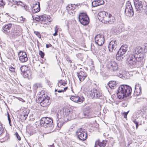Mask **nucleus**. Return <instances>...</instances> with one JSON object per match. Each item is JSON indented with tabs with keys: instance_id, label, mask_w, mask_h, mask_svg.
<instances>
[{
	"instance_id": "nucleus-1",
	"label": "nucleus",
	"mask_w": 147,
	"mask_h": 147,
	"mask_svg": "<svg viewBox=\"0 0 147 147\" xmlns=\"http://www.w3.org/2000/svg\"><path fill=\"white\" fill-rule=\"evenodd\" d=\"M71 113L70 110L66 108L54 114V119L56 121L57 126L60 128L63 125L65 122V118L71 116Z\"/></svg>"
},
{
	"instance_id": "nucleus-2",
	"label": "nucleus",
	"mask_w": 147,
	"mask_h": 147,
	"mask_svg": "<svg viewBox=\"0 0 147 147\" xmlns=\"http://www.w3.org/2000/svg\"><path fill=\"white\" fill-rule=\"evenodd\" d=\"M107 68L111 71L114 72L115 75L123 80L128 79L129 78L128 76H127V74H128L127 72L124 74V72L121 71H119L117 63L114 61H109L107 63Z\"/></svg>"
},
{
	"instance_id": "nucleus-3",
	"label": "nucleus",
	"mask_w": 147,
	"mask_h": 147,
	"mask_svg": "<svg viewBox=\"0 0 147 147\" xmlns=\"http://www.w3.org/2000/svg\"><path fill=\"white\" fill-rule=\"evenodd\" d=\"M131 87L127 85H122L118 88L117 92L118 98L120 99H124L131 94Z\"/></svg>"
},
{
	"instance_id": "nucleus-4",
	"label": "nucleus",
	"mask_w": 147,
	"mask_h": 147,
	"mask_svg": "<svg viewBox=\"0 0 147 147\" xmlns=\"http://www.w3.org/2000/svg\"><path fill=\"white\" fill-rule=\"evenodd\" d=\"M144 51V49L141 47L137 46L134 49L130 55L136 58L137 61H140L144 58V53L145 52Z\"/></svg>"
},
{
	"instance_id": "nucleus-5",
	"label": "nucleus",
	"mask_w": 147,
	"mask_h": 147,
	"mask_svg": "<svg viewBox=\"0 0 147 147\" xmlns=\"http://www.w3.org/2000/svg\"><path fill=\"white\" fill-rule=\"evenodd\" d=\"M50 97L45 94H43L36 99V102L42 107H47L50 104Z\"/></svg>"
},
{
	"instance_id": "nucleus-6",
	"label": "nucleus",
	"mask_w": 147,
	"mask_h": 147,
	"mask_svg": "<svg viewBox=\"0 0 147 147\" xmlns=\"http://www.w3.org/2000/svg\"><path fill=\"white\" fill-rule=\"evenodd\" d=\"M40 124L42 127L45 128L48 127L51 128L53 126L52 119L48 117L42 118L40 120Z\"/></svg>"
},
{
	"instance_id": "nucleus-7",
	"label": "nucleus",
	"mask_w": 147,
	"mask_h": 147,
	"mask_svg": "<svg viewBox=\"0 0 147 147\" xmlns=\"http://www.w3.org/2000/svg\"><path fill=\"white\" fill-rule=\"evenodd\" d=\"M127 47V46L125 45H123L121 47L116 55V58L117 60H122L125 57Z\"/></svg>"
},
{
	"instance_id": "nucleus-8",
	"label": "nucleus",
	"mask_w": 147,
	"mask_h": 147,
	"mask_svg": "<svg viewBox=\"0 0 147 147\" xmlns=\"http://www.w3.org/2000/svg\"><path fill=\"white\" fill-rule=\"evenodd\" d=\"M76 134L77 138L79 140L84 141L86 140L87 138V132L85 129L82 128L78 129L76 131Z\"/></svg>"
},
{
	"instance_id": "nucleus-9",
	"label": "nucleus",
	"mask_w": 147,
	"mask_h": 147,
	"mask_svg": "<svg viewBox=\"0 0 147 147\" xmlns=\"http://www.w3.org/2000/svg\"><path fill=\"white\" fill-rule=\"evenodd\" d=\"M80 22L82 24L86 26L89 23V18L86 14L82 13H80L78 17Z\"/></svg>"
},
{
	"instance_id": "nucleus-10",
	"label": "nucleus",
	"mask_w": 147,
	"mask_h": 147,
	"mask_svg": "<svg viewBox=\"0 0 147 147\" xmlns=\"http://www.w3.org/2000/svg\"><path fill=\"white\" fill-rule=\"evenodd\" d=\"M102 94L99 90L98 89L93 88L89 92V96L92 98H99L102 96Z\"/></svg>"
},
{
	"instance_id": "nucleus-11",
	"label": "nucleus",
	"mask_w": 147,
	"mask_h": 147,
	"mask_svg": "<svg viewBox=\"0 0 147 147\" xmlns=\"http://www.w3.org/2000/svg\"><path fill=\"white\" fill-rule=\"evenodd\" d=\"M13 28L14 29L11 30V34L13 37L16 38L20 36L22 33V29L19 26H14Z\"/></svg>"
},
{
	"instance_id": "nucleus-12",
	"label": "nucleus",
	"mask_w": 147,
	"mask_h": 147,
	"mask_svg": "<svg viewBox=\"0 0 147 147\" xmlns=\"http://www.w3.org/2000/svg\"><path fill=\"white\" fill-rule=\"evenodd\" d=\"M118 42L116 40H111L109 43L108 48L110 52H113L117 50L119 48L118 46Z\"/></svg>"
},
{
	"instance_id": "nucleus-13",
	"label": "nucleus",
	"mask_w": 147,
	"mask_h": 147,
	"mask_svg": "<svg viewBox=\"0 0 147 147\" xmlns=\"http://www.w3.org/2000/svg\"><path fill=\"white\" fill-rule=\"evenodd\" d=\"M111 16V14L109 15L107 12L104 11H100L98 13V18L101 21H104V23H105V21H107V19Z\"/></svg>"
},
{
	"instance_id": "nucleus-14",
	"label": "nucleus",
	"mask_w": 147,
	"mask_h": 147,
	"mask_svg": "<svg viewBox=\"0 0 147 147\" xmlns=\"http://www.w3.org/2000/svg\"><path fill=\"white\" fill-rule=\"evenodd\" d=\"M125 13L126 16L129 17H131L133 16L134 12L130 3H127Z\"/></svg>"
},
{
	"instance_id": "nucleus-15",
	"label": "nucleus",
	"mask_w": 147,
	"mask_h": 147,
	"mask_svg": "<svg viewBox=\"0 0 147 147\" xmlns=\"http://www.w3.org/2000/svg\"><path fill=\"white\" fill-rule=\"evenodd\" d=\"M95 43L98 45H102L104 42L105 39L104 35L102 34H97L95 37Z\"/></svg>"
},
{
	"instance_id": "nucleus-16",
	"label": "nucleus",
	"mask_w": 147,
	"mask_h": 147,
	"mask_svg": "<svg viewBox=\"0 0 147 147\" xmlns=\"http://www.w3.org/2000/svg\"><path fill=\"white\" fill-rule=\"evenodd\" d=\"M134 5L136 11L138 12H142L144 10V8L142 2L138 0L134 1Z\"/></svg>"
},
{
	"instance_id": "nucleus-17",
	"label": "nucleus",
	"mask_w": 147,
	"mask_h": 147,
	"mask_svg": "<svg viewBox=\"0 0 147 147\" xmlns=\"http://www.w3.org/2000/svg\"><path fill=\"white\" fill-rule=\"evenodd\" d=\"M78 8V6L75 4L69 5L66 7L67 10L69 14L72 16H73L75 13L77 8Z\"/></svg>"
},
{
	"instance_id": "nucleus-18",
	"label": "nucleus",
	"mask_w": 147,
	"mask_h": 147,
	"mask_svg": "<svg viewBox=\"0 0 147 147\" xmlns=\"http://www.w3.org/2000/svg\"><path fill=\"white\" fill-rule=\"evenodd\" d=\"M77 74L80 81L81 82L83 81L87 76L86 73L82 68L80 69V70L79 72L77 73Z\"/></svg>"
},
{
	"instance_id": "nucleus-19",
	"label": "nucleus",
	"mask_w": 147,
	"mask_h": 147,
	"mask_svg": "<svg viewBox=\"0 0 147 147\" xmlns=\"http://www.w3.org/2000/svg\"><path fill=\"white\" fill-rule=\"evenodd\" d=\"M19 60L22 62H26L28 59L26 53L25 52L20 51L18 53Z\"/></svg>"
},
{
	"instance_id": "nucleus-20",
	"label": "nucleus",
	"mask_w": 147,
	"mask_h": 147,
	"mask_svg": "<svg viewBox=\"0 0 147 147\" xmlns=\"http://www.w3.org/2000/svg\"><path fill=\"white\" fill-rule=\"evenodd\" d=\"M130 59L128 61L129 65L131 68L136 67L137 66V63L136 58L132 56H129Z\"/></svg>"
},
{
	"instance_id": "nucleus-21",
	"label": "nucleus",
	"mask_w": 147,
	"mask_h": 147,
	"mask_svg": "<svg viewBox=\"0 0 147 147\" xmlns=\"http://www.w3.org/2000/svg\"><path fill=\"white\" fill-rule=\"evenodd\" d=\"M14 26V25L11 23H9L6 25L4 26L3 27V31L5 33H9L11 31V29H13Z\"/></svg>"
},
{
	"instance_id": "nucleus-22",
	"label": "nucleus",
	"mask_w": 147,
	"mask_h": 147,
	"mask_svg": "<svg viewBox=\"0 0 147 147\" xmlns=\"http://www.w3.org/2000/svg\"><path fill=\"white\" fill-rule=\"evenodd\" d=\"M107 143L106 140H102L101 141L98 140L95 142L94 147H104L105 146Z\"/></svg>"
},
{
	"instance_id": "nucleus-23",
	"label": "nucleus",
	"mask_w": 147,
	"mask_h": 147,
	"mask_svg": "<svg viewBox=\"0 0 147 147\" xmlns=\"http://www.w3.org/2000/svg\"><path fill=\"white\" fill-rule=\"evenodd\" d=\"M28 113V111L26 110L24 111L19 116L20 120L21 121L25 120L27 118Z\"/></svg>"
},
{
	"instance_id": "nucleus-24",
	"label": "nucleus",
	"mask_w": 147,
	"mask_h": 147,
	"mask_svg": "<svg viewBox=\"0 0 147 147\" xmlns=\"http://www.w3.org/2000/svg\"><path fill=\"white\" fill-rule=\"evenodd\" d=\"M91 111V109L89 107H86L84 109V115L88 118L90 117Z\"/></svg>"
},
{
	"instance_id": "nucleus-25",
	"label": "nucleus",
	"mask_w": 147,
	"mask_h": 147,
	"mask_svg": "<svg viewBox=\"0 0 147 147\" xmlns=\"http://www.w3.org/2000/svg\"><path fill=\"white\" fill-rule=\"evenodd\" d=\"M40 10V3L38 2V3H36L34 5L32 9V11L33 13H36L39 12Z\"/></svg>"
},
{
	"instance_id": "nucleus-26",
	"label": "nucleus",
	"mask_w": 147,
	"mask_h": 147,
	"mask_svg": "<svg viewBox=\"0 0 147 147\" xmlns=\"http://www.w3.org/2000/svg\"><path fill=\"white\" fill-rule=\"evenodd\" d=\"M22 74L25 78H29V77L31 75L30 71V70L28 69L25 71H24V73H23Z\"/></svg>"
},
{
	"instance_id": "nucleus-27",
	"label": "nucleus",
	"mask_w": 147,
	"mask_h": 147,
	"mask_svg": "<svg viewBox=\"0 0 147 147\" xmlns=\"http://www.w3.org/2000/svg\"><path fill=\"white\" fill-rule=\"evenodd\" d=\"M50 20H49L48 16L46 15H43L41 16V21L46 22L47 21L49 22Z\"/></svg>"
},
{
	"instance_id": "nucleus-28",
	"label": "nucleus",
	"mask_w": 147,
	"mask_h": 147,
	"mask_svg": "<svg viewBox=\"0 0 147 147\" xmlns=\"http://www.w3.org/2000/svg\"><path fill=\"white\" fill-rule=\"evenodd\" d=\"M115 20V18L113 17L111 15V16L109 18L107 19V21H105V23H108L110 24H112L114 23Z\"/></svg>"
},
{
	"instance_id": "nucleus-29",
	"label": "nucleus",
	"mask_w": 147,
	"mask_h": 147,
	"mask_svg": "<svg viewBox=\"0 0 147 147\" xmlns=\"http://www.w3.org/2000/svg\"><path fill=\"white\" fill-rule=\"evenodd\" d=\"M133 122L136 125V129H137L138 128L139 124L140 125H142L141 121L139 120V119L138 118L136 119H135L134 120H133Z\"/></svg>"
},
{
	"instance_id": "nucleus-30",
	"label": "nucleus",
	"mask_w": 147,
	"mask_h": 147,
	"mask_svg": "<svg viewBox=\"0 0 147 147\" xmlns=\"http://www.w3.org/2000/svg\"><path fill=\"white\" fill-rule=\"evenodd\" d=\"M9 2L12 3L14 5H22V3L21 1H15L13 0H8Z\"/></svg>"
},
{
	"instance_id": "nucleus-31",
	"label": "nucleus",
	"mask_w": 147,
	"mask_h": 147,
	"mask_svg": "<svg viewBox=\"0 0 147 147\" xmlns=\"http://www.w3.org/2000/svg\"><path fill=\"white\" fill-rule=\"evenodd\" d=\"M108 85L109 87L110 88L114 89L116 85V81H111L109 82Z\"/></svg>"
},
{
	"instance_id": "nucleus-32",
	"label": "nucleus",
	"mask_w": 147,
	"mask_h": 147,
	"mask_svg": "<svg viewBox=\"0 0 147 147\" xmlns=\"http://www.w3.org/2000/svg\"><path fill=\"white\" fill-rule=\"evenodd\" d=\"M28 69V68L26 67V66H22L20 68V70L21 71V74L23 73H24V71H25Z\"/></svg>"
},
{
	"instance_id": "nucleus-33",
	"label": "nucleus",
	"mask_w": 147,
	"mask_h": 147,
	"mask_svg": "<svg viewBox=\"0 0 147 147\" xmlns=\"http://www.w3.org/2000/svg\"><path fill=\"white\" fill-rule=\"evenodd\" d=\"M78 96H72L71 97L70 99L74 102L77 103V101H78Z\"/></svg>"
},
{
	"instance_id": "nucleus-34",
	"label": "nucleus",
	"mask_w": 147,
	"mask_h": 147,
	"mask_svg": "<svg viewBox=\"0 0 147 147\" xmlns=\"http://www.w3.org/2000/svg\"><path fill=\"white\" fill-rule=\"evenodd\" d=\"M78 101H77V103H79L82 102L84 100V98L83 96L80 97L78 96Z\"/></svg>"
},
{
	"instance_id": "nucleus-35",
	"label": "nucleus",
	"mask_w": 147,
	"mask_h": 147,
	"mask_svg": "<svg viewBox=\"0 0 147 147\" xmlns=\"http://www.w3.org/2000/svg\"><path fill=\"white\" fill-rule=\"evenodd\" d=\"M25 20V18H23L22 16H21L18 18V21H20L21 23H23Z\"/></svg>"
},
{
	"instance_id": "nucleus-36",
	"label": "nucleus",
	"mask_w": 147,
	"mask_h": 147,
	"mask_svg": "<svg viewBox=\"0 0 147 147\" xmlns=\"http://www.w3.org/2000/svg\"><path fill=\"white\" fill-rule=\"evenodd\" d=\"M98 2H97V6L103 4L104 3V2L102 0H96Z\"/></svg>"
},
{
	"instance_id": "nucleus-37",
	"label": "nucleus",
	"mask_w": 147,
	"mask_h": 147,
	"mask_svg": "<svg viewBox=\"0 0 147 147\" xmlns=\"http://www.w3.org/2000/svg\"><path fill=\"white\" fill-rule=\"evenodd\" d=\"M97 2H98V1H97L96 0L93 1L92 3V6L93 7H95L97 6Z\"/></svg>"
},
{
	"instance_id": "nucleus-38",
	"label": "nucleus",
	"mask_w": 147,
	"mask_h": 147,
	"mask_svg": "<svg viewBox=\"0 0 147 147\" xmlns=\"http://www.w3.org/2000/svg\"><path fill=\"white\" fill-rule=\"evenodd\" d=\"M33 19H34V18H33ZM35 20L37 21H40L41 20V16H37L35 17L34 18Z\"/></svg>"
},
{
	"instance_id": "nucleus-39",
	"label": "nucleus",
	"mask_w": 147,
	"mask_h": 147,
	"mask_svg": "<svg viewBox=\"0 0 147 147\" xmlns=\"http://www.w3.org/2000/svg\"><path fill=\"white\" fill-rule=\"evenodd\" d=\"M41 87V84H36L34 86V87L35 89H37L38 88Z\"/></svg>"
},
{
	"instance_id": "nucleus-40",
	"label": "nucleus",
	"mask_w": 147,
	"mask_h": 147,
	"mask_svg": "<svg viewBox=\"0 0 147 147\" xmlns=\"http://www.w3.org/2000/svg\"><path fill=\"white\" fill-rule=\"evenodd\" d=\"M39 54L42 58H44L45 55L44 52H42V51H39Z\"/></svg>"
},
{
	"instance_id": "nucleus-41",
	"label": "nucleus",
	"mask_w": 147,
	"mask_h": 147,
	"mask_svg": "<svg viewBox=\"0 0 147 147\" xmlns=\"http://www.w3.org/2000/svg\"><path fill=\"white\" fill-rule=\"evenodd\" d=\"M139 92H138L137 91H136V89H135L134 92V94L135 95L138 96L140 94V88H139Z\"/></svg>"
},
{
	"instance_id": "nucleus-42",
	"label": "nucleus",
	"mask_w": 147,
	"mask_h": 147,
	"mask_svg": "<svg viewBox=\"0 0 147 147\" xmlns=\"http://www.w3.org/2000/svg\"><path fill=\"white\" fill-rule=\"evenodd\" d=\"M4 129L2 127L1 124L0 123V136L2 135Z\"/></svg>"
},
{
	"instance_id": "nucleus-43",
	"label": "nucleus",
	"mask_w": 147,
	"mask_h": 147,
	"mask_svg": "<svg viewBox=\"0 0 147 147\" xmlns=\"http://www.w3.org/2000/svg\"><path fill=\"white\" fill-rule=\"evenodd\" d=\"M127 105V101H124L122 102V106L123 107H126Z\"/></svg>"
},
{
	"instance_id": "nucleus-44",
	"label": "nucleus",
	"mask_w": 147,
	"mask_h": 147,
	"mask_svg": "<svg viewBox=\"0 0 147 147\" xmlns=\"http://www.w3.org/2000/svg\"><path fill=\"white\" fill-rule=\"evenodd\" d=\"M34 33L39 38H41V35L38 32L34 31Z\"/></svg>"
},
{
	"instance_id": "nucleus-45",
	"label": "nucleus",
	"mask_w": 147,
	"mask_h": 147,
	"mask_svg": "<svg viewBox=\"0 0 147 147\" xmlns=\"http://www.w3.org/2000/svg\"><path fill=\"white\" fill-rule=\"evenodd\" d=\"M55 32L53 34V35L54 36H56L57 35V32H58V30L57 28V26H56L55 28Z\"/></svg>"
},
{
	"instance_id": "nucleus-46",
	"label": "nucleus",
	"mask_w": 147,
	"mask_h": 147,
	"mask_svg": "<svg viewBox=\"0 0 147 147\" xmlns=\"http://www.w3.org/2000/svg\"><path fill=\"white\" fill-rule=\"evenodd\" d=\"M15 135H16V138L18 139L19 140H21V137L19 136L18 134V133L17 132H16Z\"/></svg>"
},
{
	"instance_id": "nucleus-47",
	"label": "nucleus",
	"mask_w": 147,
	"mask_h": 147,
	"mask_svg": "<svg viewBox=\"0 0 147 147\" xmlns=\"http://www.w3.org/2000/svg\"><path fill=\"white\" fill-rule=\"evenodd\" d=\"M5 4V3L3 1V0H0V5L1 6H4Z\"/></svg>"
},
{
	"instance_id": "nucleus-48",
	"label": "nucleus",
	"mask_w": 147,
	"mask_h": 147,
	"mask_svg": "<svg viewBox=\"0 0 147 147\" xmlns=\"http://www.w3.org/2000/svg\"><path fill=\"white\" fill-rule=\"evenodd\" d=\"M63 80H61L58 81V83L57 84L58 86L60 87V86H61L63 84Z\"/></svg>"
},
{
	"instance_id": "nucleus-49",
	"label": "nucleus",
	"mask_w": 147,
	"mask_h": 147,
	"mask_svg": "<svg viewBox=\"0 0 147 147\" xmlns=\"http://www.w3.org/2000/svg\"><path fill=\"white\" fill-rule=\"evenodd\" d=\"M129 111H128L127 112H124L123 113V115L124 117L125 118H127V117L128 113L129 112Z\"/></svg>"
},
{
	"instance_id": "nucleus-50",
	"label": "nucleus",
	"mask_w": 147,
	"mask_h": 147,
	"mask_svg": "<svg viewBox=\"0 0 147 147\" xmlns=\"http://www.w3.org/2000/svg\"><path fill=\"white\" fill-rule=\"evenodd\" d=\"M143 11L145 12L146 14L147 15V5L146 6H144Z\"/></svg>"
},
{
	"instance_id": "nucleus-51",
	"label": "nucleus",
	"mask_w": 147,
	"mask_h": 147,
	"mask_svg": "<svg viewBox=\"0 0 147 147\" xmlns=\"http://www.w3.org/2000/svg\"><path fill=\"white\" fill-rule=\"evenodd\" d=\"M9 69L10 71L12 72H14L15 71V68L13 67L12 66H11L9 67Z\"/></svg>"
},
{
	"instance_id": "nucleus-52",
	"label": "nucleus",
	"mask_w": 147,
	"mask_h": 147,
	"mask_svg": "<svg viewBox=\"0 0 147 147\" xmlns=\"http://www.w3.org/2000/svg\"><path fill=\"white\" fill-rule=\"evenodd\" d=\"M7 117H8V119L9 121V123H10L11 122V120L10 118L9 117V115L8 113H7Z\"/></svg>"
},
{
	"instance_id": "nucleus-53",
	"label": "nucleus",
	"mask_w": 147,
	"mask_h": 147,
	"mask_svg": "<svg viewBox=\"0 0 147 147\" xmlns=\"http://www.w3.org/2000/svg\"><path fill=\"white\" fill-rule=\"evenodd\" d=\"M52 46V45L50 44H47L46 45V47L47 48H49V47H51Z\"/></svg>"
},
{
	"instance_id": "nucleus-54",
	"label": "nucleus",
	"mask_w": 147,
	"mask_h": 147,
	"mask_svg": "<svg viewBox=\"0 0 147 147\" xmlns=\"http://www.w3.org/2000/svg\"><path fill=\"white\" fill-rule=\"evenodd\" d=\"M144 46L146 50H147V43H145L144 44Z\"/></svg>"
},
{
	"instance_id": "nucleus-55",
	"label": "nucleus",
	"mask_w": 147,
	"mask_h": 147,
	"mask_svg": "<svg viewBox=\"0 0 147 147\" xmlns=\"http://www.w3.org/2000/svg\"><path fill=\"white\" fill-rule=\"evenodd\" d=\"M58 92H63L64 90H59L57 91Z\"/></svg>"
},
{
	"instance_id": "nucleus-56",
	"label": "nucleus",
	"mask_w": 147,
	"mask_h": 147,
	"mask_svg": "<svg viewBox=\"0 0 147 147\" xmlns=\"http://www.w3.org/2000/svg\"><path fill=\"white\" fill-rule=\"evenodd\" d=\"M66 84V83L65 82H63V84H62V85L63 86H65Z\"/></svg>"
},
{
	"instance_id": "nucleus-57",
	"label": "nucleus",
	"mask_w": 147,
	"mask_h": 147,
	"mask_svg": "<svg viewBox=\"0 0 147 147\" xmlns=\"http://www.w3.org/2000/svg\"><path fill=\"white\" fill-rule=\"evenodd\" d=\"M67 89V87H66L64 88V89L63 90H64V92Z\"/></svg>"
},
{
	"instance_id": "nucleus-58",
	"label": "nucleus",
	"mask_w": 147,
	"mask_h": 147,
	"mask_svg": "<svg viewBox=\"0 0 147 147\" xmlns=\"http://www.w3.org/2000/svg\"><path fill=\"white\" fill-rule=\"evenodd\" d=\"M54 146V145L53 144L51 145H50L49 146V147H53Z\"/></svg>"
},
{
	"instance_id": "nucleus-59",
	"label": "nucleus",
	"mask_w": 147,
	"mask_h": 147,
	"mask_svg": "<svg viewBox=\"0 0 147 147\" xmlns=\"http://www.w3.org/2000/svg\"><path fill=\"white\" fill-rule=\"evenodd\" d=\"M58 91V90H57V89H55V92H57V91Z\"/></svg>"
},
{
	"instance_id": "nucleus-60",
	"label": "nucleus",
	"mask_w": 147,
	"mask_h": 147,
	"mask_svg": "<svg viewBox=\"0 0 147 147\" xmlns=\"http://www.w3.org/2000/svg\"><path fill=\"white\" fill-rule=\"evenodd\" d=\"M69 61L70 63L71 62V60H69Z\"/></svg>"
},
{
	"instance_id": "nucleus-61",
	"label": "nucleus",
	"mask_w": 147,
	"mask_h": 147,
	"mask_svg": "<svg viewBox=\"0 0 147 147\" xmlns=\"http://www.w3.org/2000/svg\"><path fill=\"white\" fill-rule=\"evenodd\" d=\"M57 94V93H55V94Z\"/></svg>"
}]
</instances>
